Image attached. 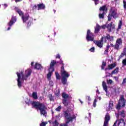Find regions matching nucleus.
<instances>
[{
  "mask_svg": "<svg viewBox=\"0 0 126 126\" xmlns=\"http://www.w3.org/2000/svg\"><path fill=\"white\" fill-rule=\"evenodd\" d=\"M32 106L33 108H34V109L36 110H39L41 116L47 117L48 115L47 113L48 108L45 103H41L39 101H33L32 102Z\"/></svg>",
  "mask_w": 126,
  "mask_h": 126,
  "instance_id": "1",
  "label": "nucleus"
},
{
  "mask_svg": "<svg viewBox=\"0 0 126 126\" xmlns=\"http://www.w3.org/2000/svg\"><path fill=\"white\" fill-rule=\"evenodd\" d=\"M63 115L65 119H66V122L65 124H61L60 126H68L67 124H69L70 122L72 123V122H73V120L76 119V116L74 115L72 117H70V113H68V111L67 110L63 112Z\"/></svg>",
  "mask_w": 126,
  "mask_h": 126,
  "instance_id": "2",
  "label": "nucleus"
},
{
  "mask_svg": "<svg viewBox=\"0 0 126 126\" xmlns=\"http://www.w3.org/2000/svg\"><path fill=\"white\" fill-rule=\"evenodd\" d=\"M62 103L65 107H67L68 106V100L70 97L68 94H66L65 92H63L62 94Z\"/></svg>",
  "mask_w": 126,
  "mask_h": 126,
  "instance_id": "3",
  "label": "nucleus"
},
{
  "mask_svg": "<svg viewBox=\"0 0 126 126\" xmlns=\"http://www.w3.org/2000/svg\"><path fill=\"white\" fill-rule=\"evenodd\" d=\"M122 45H123V41L122 38H119L117 39L115 45L111 43L110 45H108L107 47H109V48L111 47L114 48L115 50H120V46H122Z\"/></svg>",
  "mask_w": 126,
  "mask_h": 126,
  "instance_id": "4",
  "label": "nucleus"
},
{
  "mask_svg": "<svg viewBox=\"0 0 126 126\" xmlns=\"http://www.w3.org/2000/svg\"><path fill=\"white\" fill-rule=\"evenodd\" d=\"M112 17L114 18H117L118 17L117 10L115 9L113 7H111L110 8V12L108 16V21H111L112 20Z\"/></svg>",
  "mask_w": 126,
  "mask_h": 126,
  "instance_id": "5",
  "label": "nucleus"
},
{
  "mask_svg": "<svg viewBox=\"0 0 126 126\" xmlns=\"http://www.w3.org/2000/svg\"><path fill=\"white\" fill-rule=\"evenodd\" d=\"M61 75L62 76V83L63 85H65L67 83V78L69 77L70 75L66 71H63L61 72Z\"/></svg>",
  "mask_w": 126,
  "mask_h": 126,
  "instance_id": "6",
  "label": "nucleus"
},
{
  "mask_svg": "<svg viewBox=\"0 0 126 126\" xmlns=\"http://www.w3.org/2000/svg\"><path fill=\"white\" fill-rule=\"evenodd\" d=\"M126 102V99H125V97L124 96V95H121L120 97V99L119 100L118 104L116 107L117 110H120L121 107H125Z\"/></svg>",
  "mask_w": 126,
  "mask_h": 126,
  "instance_id": "7",
  "label": "nucleus"
},
{
  "mask_svg": "<svg viewBox=\"0 0 126 126\" xmlns=\"http://www.w3.org/2000/svg\"><path fill=\"white\" fill-rule=\"evenodd\" d=\"M95 35L94 33L91 32V31L90 30H88L87 32V35H86V40L88 42L91 41L93 42L94 41V38Z\"/></svg>",
  "mask_w": 126,
  "mask_h": 126,
  "instance_id": "8",
  "label": "nucleus"
},
{
  "mask_svg": "<svg viewBox=\"0 0 126 126\" xmlns=\"http://www.w3.org/2000/svg\"><path fill=\"white\" fill-rule=\"evenodd\" d=\"M101 42L104 43H107V41H114V36L110 35L109 34H107L106 35H103L101 38Z\"/></svg>",
  "mask_w": 126,
  "mask_h": 126,
  "instance_id": "9",
  "label": "nucleus"
},
{
  "mask_svg": "<svg viewBox=\"0 0 126 126\" xmlns=\"http://www.w3.org/2000/svg\"><path fill=\"white\" fill-rule=\"evenodd\" d=\"M37 7V10H43L46 8V5H45L43 3H40L39 4H37V5H34L33 6V9H36Z\"/></svg>",
  "mask_w": 126,
  "mask_h": 126,
  "instance_id": "10",
  "label": "nucleus"
},
{
  "mask_svg": "<svg viewBox=\"0 0 126 126\" xmlns=\"http://www.w3.org/2000/svg\"><path fill=\"white\" fill-rule=\"evenodd\" d=\"M16 20H17V18H16V16H12L11 20L8 23L9 27H11V26H12L13 24L16 22Z\"/></svg>",
  "mask_w": 126,
  "mask_h": 126,
  "instance_id": "11",
  "label": "nucleus"
},
{
  "mask_svg": "<svg viewBox=\"0 0 126 126\" xmlns=\"http://www.w3.org/2000/svg\"><path fill=\"white\" fill-rule=\"evenodd\" d=\"M16 74L18 76L17 78V85L19 87V88H21V87L22 86V82H21V76H20V73L17 72L16 73Z\"/></svg>",
  "mask_w": 126,
  "mask_h": 126,
  "instance_id": "12",
  "label": "nucleus"
},
{
  "mask_svg": "<svg viewBox=\"0 0 126 126\" xmlns=\"http://www.w3.org/2000/svg\"><path fill=\"white\" fill-rule=\"evenodd\" d=\"M110 114L107 113L105 115V117L104 118V122L103 126H108V124H109V121H110Z\"/></svg>",
  "mask_w": 126,
  "mask_h": 126,
  "instance_id": "13",
  "label": "nucleus"
},
{
  "mask_svg": "<svg viewBox=\"0 0 126 126\" xmlns=\"http://www.w3.org/2000/svg\"><path fill=\"white\" fill-rule=\"evenodd\" d=\"M21 18L23 23H26V21L29 20V14L28 13H26L25 15H24L21 17Z\"/></svg>",
  "mask_w": 126,
  "mask_h": 126,
  "instance_id": "14",
  "label": "nucleus"
},
{
  "mask_svg": "<svg viewBox=\"0 0 126 126\" xmlns=\"http://www.w3.org/2000/svg\"><path fill=\"white\" fill-rule=\"evenodd\" d=\"M49 72L47 74V77L50 78L52 76V74H53V72L55 71V67H52L51 66H49V68L48 69Z\"/></svg>",
  "mask_w": 126,
  "mask_h": 126,
  "instance_id": "15",
  "label": "nucleus"
},
{
  "mask_svg": "<svg viewBox=\"0 0 126 126\" xmlns=\"http://www.w3.org/2000/svg\"><path fill=\"white\" fill-rule=\"evenodd\" d=\"M94 43L99 48H103V41L101 40V38L100 39V40H94Z\"/></svg>",
  "mask_w": 126,
  "mask_h": 126,
  "instance_id": "16",
  "label": "nucleus"
},
{
  "mask_svg": "<svg viewBox=\"0 0 126 126\" xmlns=\"http://www.w3.org/2000/svg\"><path fill=\"white\" fill-rule=\"evenodd\" d=\"M118 123V126H126V122H125V120L121 118L119 120H117Z\"/></svg>",
  "mask_w": 126,
  "mask_h": 126,
  "instance_id": "17",
  "label": "nucleus"
},
{
  "mask_svg": "<svg viewBox=\"0 0 126 126\" xmlns=\"http://www.w3.org/2000/svg\"><path fill=\"white\" fill-rule=\"evenodd\" d=\"M106 28L108 29L109 32H112V29H115V25H113V22H111L107 26Z\"/></svg>",
  "mask_w": 126,
  "mask_h": 126,
  "instance_id": "18",
  "label": "nucleus"
},
{
  "mask_svg": "<svg viewBox=\"0 0 126 126\" xmlns=\"http://www.w3.org/2000/svg\"><path fill=\"white\" fill-rule=\"evenodd\" d=\"M16 12L21 17L24 15L23 12L21 10V9L18 8L17 7H15L14 8Z\"/></svg>",
  "mask_w": 126,
  "mask_h": 126,
  "instance_id": "19",
  "label": "nucleus"
},
{
  "mask_svg": "<svg viewBox=\"0 0 126 126\" xmlns=\"http://www.w3.org/2000/svg\"><path fill=\"white\" fill-rule=\"evenodd\" d=\"M43 66L42 65L39 63H36L34 65V69H37V70H42V69H43Z\"/></svg>",
  "mask_w": 126,
  "mask_h": 126,
  "instance_id": "20",
  "label": "nucleus"
},
{
  "mask_svg": "<svg viewBox=\"0 0 126 126\" xmlns=\"http://www.w3.org/2000/svg\"><path fill=\"white\" fill-rule=\"evenodd\" d=\"M117 65V63H113L112 64H108V68H105V70H107V69H109V70H111V69H113V68H114L116 67Z\"/></svg>",
  "mask_w": 126,
  "mask_h": 126,
  "instance_id": "21",
  "label": "nucleus"
},
{
  "mask_svg": "<svg viewBox=\"0 0 126 126\" xmlns=\"http://www.w3.org/2000/svg\"><path fill=\"white\" fill-rule=\"evenodd\" d=\"M99 11H103V12H108V8L107 7V5H103L102 6L100 7Z\"/></svg>",
  "mask_w": 126,
  "mask_h": 126,
  "instance_id": "22",
  "label": "nucleus"
},
{
  "mask_svg": "<svg viewBox=\"0 0 126 126\" xmlns=\"http://www.w3.org/2000/svg\"><path fill=\"white\" fill-rule=\"evenodd\" d=\"M58 62V63L60 64H62V66L61 67V72H62L63 71H65V70H64V63H63V61L62 59H60V61Z\"/></svg>",
  "mask_w": 126,
  "mask_h": 126,
  "instance_id": "23",
  "label": "nucleus"
},
{
  "mask_svg": "<svg viewBox=\"0 0 126 126\" xmlns=\"http://www.w3.org/2000/svg\"><path fill=\"white\" fill-rule=\"evenodd\" d=\"M101 30V27L98 24H96V27L94 28V33L98 34L99 31Z\"/></svg>",
  "mask_w": 126,
  "mask_h": 126,
  "instance_id": "24",
  "label": "nucleus"
},
{
  "mask_svg": "<svg viewBox=\"0 0 126 126\" xmlns=\"http://www.w3.org/2000/svg\"><path fill=\"white\" fill-rule=\"evenodd\" d=\"M20 73V76H21L22 75V80H23V81H24V80H27L29 77L26 75H25V76L23 75V71H21Z\"/></svg>",
  "mask_w": 126,
  "mask_h": 126,
  "instance_id": "25",
  "label": "nucleus"
},
{
  "mask_svg": "<svg viewBox=\"0 0 126 126\" xmlns=\"http://www.w3.org/2000/svg\"><path fill=\"white\" fill-rule=\"evenodd\" d=\"M102 87L103 88V90H104L106 93H108V87L107 86V84L105 81L102 82Z\"/></svg>",
  "mask_w": 126,
  "mask_h": 126,
  "instance_id": "26",
  "label": "nucleus"
},
{
  "mask_svg": "<svg viewBox=\"0 0 126 126\" xmlns=\"http://www.w3.org/2000/svg\"><path fill=\"white\" fill-rule=\"evenodd\" d=\"M119 73V67H116L114 70H113L111 74L110 75H113V74H118Z\"/></svg>",
  "mask_w": 126,
  "mask_h": 126,
  "instance_id": "27",
  "label": "nucleus"
},
{
  "mask_svg": "<svg viewBox=\"0 0 126 126\" xmlns=\"http://www.w3.org/2000/svg\"><path fill=\"white\" fill-rule=\"evenodd\" d=\"M58 63L59 62H56L55 60H52L50 63V66L54 67V66H55V65H56V64H57V63Z\"/></svg>",
  "mask_w": 126,
  "mask_h": 126,
  "instance_id": "28",
  "label": "nucleus"
},
{
  "mask_svg": "<svg viewBox=\"0 0 126 126\" xmlns=\"http://www.w3.org/2000/svg\"><path fill=\"white\" fill-rule=\"evenodd\" d=\"M25 73H26V75H27L28 77H29V76L31 75V73H32V70L31 69L26 70L25 71Z\"/></svg>",
  "mask_w": 126,
  "mask_h": 126,
  "instance_id": "29",
  "label": "nucleus"
},
{
  "mask_svg": "<svg viewBox=\"0 0 126 126\" xmlns=\"http://www.w3.org/2000/svg\"><path fill=\"white\" fill-rule=\"evenodd\" d=\"M98 17L100 19H104L105 18V12H103L102 13H99Z\"/></svg>",
  "mask_w": 126,
  "mask_h": 126,
  "instance_id": "30",
  "label": "nucleus"
},
{
  "mask_svg": "<svg viewBox=\"0 0 126 126\" xmlns=\"http://www.w3.org/2000/svg\"><path fill=\"white\" fill-rule=\"evenodd\" d=\"M61 94V92H60V90L56 91L55 93V95L56 98H60V95Z\"/></svg>",
  "mask_w": 126,
  "mask_h": 126,
  "instance_id": "31",
  "label": "nucleus"
},
{
  "mask_svg": "<svg viewBox=\"0 0 126 126\" xmlns=\"http://www.w3.org/2000/svg\"><path fill=\"white\" fill-rule=\"evenodd\" d=\"M48 98H49L50 101H53V102L55 101V99H54L55 97L53 96V94H49Z\"/></svg>",
  "mask_w": 126,
  "mask_h": 126,
  "instance_id": "32",
  "label": "nucleus"
},
{
  "mask_svg": "<svg viewBox=\"0 0 126 126\" xmlns=\"http://www.w3.org/2000/svg\"><path fill=\"white\" fill-rule=\"evenodd\" d=\"M32 96L33 99H35V100L38 99V94H37V93L36 92L32 93Z\"/></svg>",
  "mask_w": 126,
  "mask_h": 126,
  "instance_id": "33",
  "label": "nucleus"
},
{
  "mask_svg": "<svg viewBox=\"0 0 126 126\" xmlns=\"http://www.w3.org/2000/svg\"><path fill=\"white\" fill-rule=\"evenodd\" d=\"M107 65V63L105 62H102V63L101 65V69L104 70L105 69V66Z\"/></svg>",
  "mask_w": 126,
  "mask_h": 126,
  "instance_id": "34",
  "label": "nucleus"
},
{
  "mask_svg": "<svg viewBox=\"0 0 126 126\" xmlns=\"http://www.w3.org/2000/svg\"><path fill=\"white\" fill-rule=\"evenodd\" d=\"M110 49V46H106V49H105L104 54L108 55V53H109V49Z\"/></svg>",
  "mask_w": 126,
  "mask_h": 126,
  "instance_id": "35",
  "label": "nucleus"
},
{
  "mask_svg": "<svg viewBox=\"0 0 126 126\" xmlns=\"http://www.w3.org/2000/svg\"><path fill=\"white\" fill-rule=\"evenodd\" d=\"M55 74L56 76V79H58V80L61 79V76L60 75V74H59L58 72H56Z\"/></svg>",
  "mask_w": 126,
  "mask_h": 126,
  "instance_id": "36",
  "label": "nucleus"
},
{
  "mask_svg": "<svg viewBox=\"0 0 126 126\" xmlns=\"http://www.w3.org/2000/svg\"><path fill=\"white\" fill-rule=\"evenodd\" d=\"M122 25H123V22L120 21L118 24V29H121L122 28Z\"/></svg>",
  "mask_w": 126,
  "mask_h": 126,
  "instance_id": "37",
  "label": "nucleus"
},
{
  "mask_svg": "<svg viewBox=\"0 0 126 126\" xmlns=\"http://www.w3.org/2000/svg\"><path fill=\"white\" fill-rule=\"evenodd\" d=\"M55 110L57 112H61V110H62V106H59Z\"/></svg>",
  "mask_w": 126,
  "mask_h": 126,
  "instance_id": "38",
  "label": "nucleus"
},
{
  "mask_svg": "<svg viewBox=\"0 0 126 126\" xmlns=\"http://www.w3.org/2000/svg\"><path fill=\"white\" fill-rule=\"evenodd\" d=\"M122 63H123V66H126V58L123 60Z\"/></svg>",
  "mask_w": 126,
  "mask_h": 126,
  "instance_id": "39",
  "label": "nucleus"
},
{
  "mask_svg": "<svg viewBox=\"0 0 126 126\" xmlns=\"http://www.w3.org/2000/svg\"><path fill=\"white\" fill-rule=\"evenodd\" d=\"M107 84H112L113 80L112 79L107 80Z\"/></svg>",
  "mask_w": 126,
  "mask_h": 126,
  "instance_id": "40",
  "label": "nucleus"
},
{
  "mask_svg": "<svg viewBox=\"0 0 126 126\" xmlns=\"http://www.w3.org/2000/svg\"><path fill=\"white\" fill-rule=\"evenodd\" d=\"M53 125L54 126H59V122H58V120H56L54 122H53Z\"/></svg>",
  "mask_w": 126,
  "mask_h": 126,
  "instance_id": "41",
  "label": "nucleus"
},
{
  "mask_svg": "<svg viewBox=\"0 0 126 126\" xmlns=\"http://www.w3.org/2000/svg\"><path fill=\"white\" fill-rule=\"evenodd\" d=\"M25 103H26V104H27V105H28V106H30V99H27V100L25 101Z\"/></svg>",
  "mask_w": 126,
  "mask_h": 126,
  "instance_id": "42",
  "label": "nucleus"
},
{
  "mask_svg": "<svg viewBox=\"0 0 126 126\" xmlns=\"http://www.w3.org/2000/svg\"><path fill=\"white\" fill-rule=\"evenodd\" d=\"M90 52H92L94 53L95 52V47H92L91 49H89Z\"/></svg>",
  "mask_w": 126,
  "mask_h": 126,
  "instance_id": "43",
  "label": "nucleus"
},
{
  "mask_svg": "<svg viewBox=\"0 0 126 126\" xmlns=\"http://www.w3.org/2000/svg\"><path fill=\"white\" fill-rule=\"evenodd\" d=\"M126 78L123 79V81L122 83V85H126Z\"/></svg>",
  "mask_w": 126,
  "mask_h": 126,
  "instance_id": "44",
  "label": "nucleus"
},
{
  "mask_svg": "<svg viewBox=\"0 0 126 126\" xmlns=\"http://www.w3.org/2000/svg\"><path fill=\"white\" fill-rule=\"evenodd\" d=\"M94 1V4L97 5V4H99V0H92Z\"/></svg>",
  "mask_w": 126,
  "mask_h": 126,
  "instance_id": "45",
  "label": "nucleus"
},
{
  "mask_svg": "<svg viewBox=\"0 0 126 126\" xmlns=\"http://www.w3.org/2000/svg\"><path fill=\"white\" fill-rule=\"evenodd\" d=\"M31 23H32V21H29L27 24V26L28 27H30L31 26Z\"/></svg>",
  "mask_w": 126,
  "mask_h": 126,
  "instance_id": "46",
  "label": "nucleus"
},
{
  "mask_svg": "<svg viewBox=\"0 0 126 126\" xmlns=\"http://www.w3.org/2000/svg\"><path fill=\"white\" fill-rule=\"evenodd\" d=\"M123 4H124V7L125 9L126 10V1L125 0H123Z\"/></svg>",
  "mask_w": 126,
  "mask_h": 126,
  "instance_id": "47",
  "label": "nucleus"
},
{
  "mask_svg": "<svg viewBox=\"0 0 126 126\" xmlns=\"http://www.w3.org/2000/svg\"><path fill=\"white\" fill-rule=\"evenodd\" d=\"M47 123L46 122H42L41 124H40V126H46V124Z\"/></svg>",
  "mask_w": 126,
  "mask_h": 126,
  "instance_id": "48",
  "label": "nucleus"
},
{
  "mask_svg": "<svg viewBox=\"0 0 126 126\" xmlns=\"http://www.w3.org/2000/svg\"><path fill=\"white\" fill-rule=\"evenodd\" d=\"M109 104V107L110 108H112V107L114 106V104L113 103V102H110Z\"/></svg>",
  "mask_w": 126,
  "mask_h": 126,
  "instance_id": "49",
  "label": "nucleus"
},
{
  "mask_svg": "<svg viewBox=\"0 0 126 126\" xmlns=\"http://www.w3.org/2000/svg\"><path fill=\"white\" fill-rule=\"evenodd\" d=\"M126 52H124L122 53L121 55V58H123V57H124V56H126Z\"/></svg>",
  "mask_w": 126,
  "mask_h": 126,
  "instance_id": "50",
  "label": "nucleus"
},
{
  "mask_svg": "<svg viewBox=\"0 0 126 126\" xmlns=\"http://www.w3.org/2000/svg\"><path fill=\"white\" fill-rule=\"evenodd\" d=\"M56 58L61 59V55H60V54H57L56 55Z\"/></svg>",
  "mask_w": 126,
  "mask_h": 126,
  "instance_id": "51",
  "label": "nucleus"
},
{
  "mask_svg": "<svg viewBox=\"0 0 126 126\" xmlns=\"http://www.w3.org/2000/svg\"><path fill=\"white\" fill-rule=\"evenodd\" d=\"M120 116L122 117V118H125L126 117V115L124 114H120Z\"/></svg>",
  "mask_w": 126,
  "mask_h": 126,
  "instance_id": "52",
  "label": "nucleus"
},
{
  "mask_svg": "<svg viewBox=\"0 0 126 126\" xmlns=\"http://www.w3.org/2000/svg\"><path fill=\"white\" fill-rule=\"evenodd\" d=\"M117 124H118V120H116L112 126H117Z\"/></svg>",
  "mask_w": 126,
  "mask_h": 126,
  "instance_id": "53",
  "label": "nucleus"
},
{
  "mask_svg": "<svg viewBox=\"0 0 126 126\" xmlns=\"http://www.w3.org/2000/svg\"><path fill=\"white\" fill-rule=\"evenodd\" d=\"M101 28H102V29H106V25L101 26Z\"/></svg>",
  "mask_w": 126,
  "mask_h": 126,
  "instance_id": "54",
  "label": "nucleus"
},
{
  "mask_svg": "<svg viewBox=\"0 0 126 126\" xmlns=\"http://www.w3.org/2000/svg\"><path fill=\"white\" fill-rule=\"evenodd\" d=\"M114 78L116 80V81H118L119 80V77H114Z\"/></svg>",
  "mask_w": 126,
  "mask_h": 126,
  "instance_id": "55",
  "label": "nucleus"
},
{
  "mask_svg": "<svg viewBox=\"0 0 126 126\" xmlns=\"http://www.w3.org/2000/svg\"><path fill=\"white\" fill-rule=\"evenodd\" d=\"M87 98L88 99V101H91V98H90V96H87Z\"/></svg>",
  "mask_w": 126,
  "mask_h": 126,
  "instance_id": "56",
  "label": "nucleus"
},
{
  "mask_svg": "<svg viewBox=\"0 0 126 126\" xmlns=\"http://www.w3.org/2000/svg\"><path fill=\"white\" fill-rule=\"evenodd\" d=\"M125 114V111L124 110H122L120 112V114Z\"/></svg>",
  "mask_w": 126,
  "mask_h": 126,
  "instance_id": "57",
  "label": "nucleus"
},
{
  "mask_svg": "<svg viewBox=\"0 0 126 126\" xmlns=\"http://www.w3.org/2000/svg\"><path fill=\"white\" fill-rule=\"evenodd\" d=\"M93 106H94V107L95 108V107H96V103L94 102V103H93Z\"/></svg>",
  "mask_w": 126,
  "mask_h": 126,
  "instance_id": "58",
  "label": "nucleus"
},
{
  "mask_svg": "<svg viewBox=\"0 0 126 126\" xmlns=\"http://www.w3.org/2000/svg\"><path fill=\"white\" fill-rule=\"evenodd\" d=\"M22 0H15L16 2H19V1H22Z\"/></svg>",
  "mask_w": 126,
  "mask_h": 126,
  "instance_id": "59",
  "label": "nucleus"
},
{
  "mask_svg": "<svg viewBox=\"0 0 126 126\" xmlns=\"http://www.w3.org/2000/svg\"><path fill=\"white\" fill-rule=\"evenodd\" d=\"M31 65H32V66H33L34 65V62H32Z\"/></svg>",
  "mask_w": 126,
  "mask_h": 126,
  "instance_id": "60",
  "label": "nucleus"
},
{
  "mask_svg": "<svg viewBox=\"0 0 126 126\" xmlns=\"http://www.w3.org/2000/svg\"><path fill=\"white\" fill-rule=\"evenodd\" d=\"M97 102V99H94V103H96Z\"/></svg>",
  "mask_w": 126,
  "mask_h": 126,
  "instance_id": "61",
  "label": "nucleus"
},
{
  "mask_svg": "<svg viewBox=\"0 0 126 126\" xmlns=\"http://www.w3.org/2000/svg\"><path fill=\"white\" fill-rule=\"evenodd\" d=\"M10 27H9L8 28V29H7V31L9 30L10 29Z\"/></svg>",
  "mask_w": 126,
  "mask_h": 126,
  "instance_id": "62",
  "label": "nucleus"
},
{
  "mask_svg": "<svg viewBox=\"0 0 126 126\" xmlns=\"http://www.w3.org/2000/svg\"><path fill=\"white\" fill-rule=\"evenodd\" d=\"M89 117H90V118H91V113H89Z\"/></svg>",
  "mask_w": 126,
  "mask_h": 126,
  "instance_id": "63",
  "label": "nucleus"
},
{
  "mask_svg": "<svg viewBox=\"0 0 126 126\" xmlns=\"http://www.w3.org/2000/svg\"><path fill=\"white\" fill-rule=\"evenodd\" d=\"M53 11H54V13H56V10L54 9Z\"/></svg>",
  "mask_w": 126,
  "mask_h": 126,
  "instance_id": "64",
  "label": "nucleus"
}]
</instances>
